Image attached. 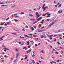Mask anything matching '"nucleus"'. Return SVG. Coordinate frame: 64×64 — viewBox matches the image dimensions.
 <instances>
[{
  "instance_id": "nucleus-1",
  "label": "nucleus",
  "mask_w": 64,
  "mask_h": 64,
  "mask_svg": "<svg viewBox=\"0 0 64 64\" xmlns=\"http://www.w3.org/2000/svg\"><path fill=\"white\" fill-rule=\"evenodd\" d=\"M54 23V22H52L51 23H50V25H49V27H50V26H52V25Z\"/></svg>"
},
{
  "instance_id": "nucleus-2",
  "label": "nucleus",
  "mask_w": 64,
  "mask_h": 64,
  "mask_svg": "<svg viewBox=\"0 0 64 64\" xmlns=\"http://www.w3.org/2000/svg\"><path fill=\"white\" fill-rule=\"evenodd\" d=\"M24 36H25L26 37H27V38H29V36H28L25 34L24 35Z\"/></svg>"
},
{
  "instance_id": "nucleus-3",
  "label": "nucleus",
  "mask_w": 64,
  "mask_h": 64,
  "mask_svg": "<svg viewBox=\"0 0 64 64\" xmlns=\"http://www.w3.org/2000/svg\"><path fill=\"white\" fill-rule=\"evenodd\" d=\"M42 18V17H40L37 20H40V19H41Z\"/></svg>"
},
{
  "instance_id": "nucleus-4",
  "label": "nucleus",
  "mask_w": 64,
  "mask_h": 64,
  "mask_svg": "<svg viewBox=\"0 0 64 64\" xmlns=\"http://www.w3.org/2000/svg\"><path fill=\"white\" fill-rule=\"evenodd\" d=\"M5 23V22H3V23L1 22V24H0V25H1V26L3 25H4V23Z\"/></svg>"
},
{
  "instance_id": "nucleus-5",
  "label": "nucleus",
  "mask_w": 64,
  "mask_h": 64,
  "mask_svg": "<svg viewBox=\"0 0 64 64\" xmlns=\"http://www.w3.org/2000/svg\"><path fill=\"white\" fill-rule=\"evenodd\" d=\"M18 56H19V53H17L16 54V58H17L18 57Z\"/></svg>"
},
{
  "instance_id": "nucleus-6",
  "label": "nucleus",
  "mask_w": 64,
  "mask_h": 64,
  "mask_svg": "<svg viewBox=\"0 0 64 64\" xmlns=\"http://www.w3.org/2000/svg\"><path fill=\"white\" fill-rule=\"evenodd\" d=\"M23 49H25V50H27V47H24Z\"/></svg>"
},
{
  "instance_id": "nucleus-7",
  "label": "nucleus",
  "mask_w": 64,
  "mask_h": 64,
  "mask_svg": "<svg viewBox=\"0 0 64 64\" xmlns=\"http://www.w3.org/2000/svg\"><path fill=\"white\" fill-rule=\"evenodd\" d=\"M4 37H5V36H4L2 37L1 38H0V39H2V38H4Z\"/></svg>"
},
{
  "instance_id": "nucleus-8",
  "label": "nucleus",
  "mask_w": 64,
  "mask_h": 64,
  "mask_svg": "<svg viewBox=\"0 0 64 64\" xmlns=\"http://www.w3.org/2000/svg\"><path fill=\"white\" fill-rule=\"evenodd\" d=\"M25 56H26V57L25 58V59H27V57H28V56L27 55H25Z\"/></svg>"
},
{
  "instance_id": "nucleus-9",
  "label": "nucleus",
  "mask_w": 64,
  "mask_h": 64,
  "mask_svg": "<svg viewBox=\"0 0 64 64\" xmlns=\"http://www.w3.org/2000/svg\"><path fill=\"white\" fill-rule=\"evenodd\" d=\"M31 28L32 29V31H33L34 30V28H33V27H32Z\"/></svg>"
},
{
  "instance_id": "nucleus-10",
  "label": "nucleus",
  "mask_w": 64,
  "mask_h": 64,
  "mask_svg": "<svg viewBox=\"0 0 64 64\" xmlns=\"http://www.w3.org/2000/svg\"><path fill=\"white\" fill-rule=\"evenodd\" d=\"M27 42L28 43V44H27V45H29V43H30V42H29V41Z\"/></svg>"
},
{
  "instance_id": "nucleus-11",
  "label": "nucleus",
  "mask_w": 64,
  "mask_h": 64,
  "mask_svg": "<svg viewBox=\"0 0 64 64\" xmlns=\"http://www.w3.org/2000/svg\"><path fill=\"white\" fill-rule=\"evenodd\" d=\"M61 4H60L58 6V8H59V7H61Z\"/></svg>"
},
{
  "instance_id": "nucleus-12",
  "label": "nucleus",
  "mask_w": 64,
  "mask_h": 64,
  "mask_svg": "<svg viewBox=\"0 0 64 64\" xmlns=\"http://www.w3.org/2000/svg\"><path fill=\"white\" fill-rule=\"evenodd\" d=\"M4 49H5L6 50H9V49L8 48H4Z\"/></svg>"
},
{
  "instance_id": "nucleus-13",
  "label": "nucleus",
  "mask_w": 64,
  "mask_h": 64,
  "mask_svg": "<svg viewBox=\"0 0 64 64\" xmlns=\"http://www.w3.org/2000/svg\"><path fill=\"white\" fill-rule=\"evenodd\" d=\"M41 24H39V25L38 26L39 28H41Z\"/></svg>"
},
{
  "instance_id": "nucleus-14",
  "label": "nucleus",
  "mask_w": 64,
  "mask_h": 64,
  "mask_svg": "<svg viewBox=\"0 0 64 64\" xmlns=\"http://www.w3.org/2000/svg\"><path fill=\"white\" fill-rule=\"evenodd\" d=\"M45 4H44L43 5V7H42V8H44V7H45Z\"/></svg>"
},
{
  "instance_id": "nucleus-15",
  "label": "nucleus",
  "mask_w": 64,
  "mask_h": 64,
  "mask_svg": "<svg viewBox=\"0 0 64 64\" xmlns=\"http://www.w3.org/2000/svg\"><path fill=\"white\" fill-rule=\"evenodd\" d=\"M30 16L31 17H33V16L32 14H30Z\"/></svg>"
},
{
  "instance_id": "nucleus-16",
  "label": "nucleus",
  "mask_w": 64,
  "mask_h": 64,
  "mask_svg": "<svg viewBox=\"0 0 64 64\" xmlns=\"http://www.w3.org/2000/svg\"><path fill=\"white\" fill-rule=\"evenodd\" d=\"M42 9H44V10L43 11H45V10H46V9L45 8H42Z\"/></svg>"
},
{
  "instance_id": "nucleus-17",
  "label": "nucleus",
  "mask_w": 64,
  "mask_h": 64,
  "mask_svg": "<svg viewBox=\"0 0 64 64\" xmlns=\"http://www.w3.org/2000/svg\"><path fill=\"white\" fill-rule=\"evenodd\" d=\"M44 36L43 35H42L40 36V37L42 38H43V37H44Z\"/></svg>"
},
{
  "instance_id": "nucleus-18",
  "label": "nucleus",
  "mask_w": 64,
  "mask_h": 64,
  "mask_svg": "<svg viewBox=\"0 0 64 64\" xmlns=\"http://www.w3.org/2000/svg\"><path fill=\"white\" fill-rule=\"evenodd\" d=\"M55 54H58L59 53H58V52H55Z\"/></svg>"
},
{
  "instance_id": "nucleus-19",
  "label": "nucleus",
  "mask_w": 64,
  "mask_h": 64,
  "mask_svg": "<svg viewBox=\"0 0 64 64\" xmlns=\"http://www.w3.org/2000/svg\"><path fill=\"white\" fill-rule=\"evenodd\" d=\"M14 21H15V22H17V21H18V20H16V19L14 20Z\"/></svg>"
},
{
  "instance_id": "nucleus-20",
  "label": "nucleus",
  "mask_w": 64,
  "mask_h": 64,
  "mask_svg": "<svg viewBox=\"0 0 64 64\" xmlns=\"http://www.w3.org/2000/svg\"><path fill=\"white\" fill-rule=\"evenodd\" d=\"M36 17H40V16L39 15V14L36 16Z\"/></svg>"
},
{
  "instance_id": "nucleus-21",
  "label": "nucleus",
  "mask_w": 64,
  "mask_h": 64,
  "mask_svg": "<svg viewBox=\"0 0 64 64\" xmlns=\"http://www.w3.org/2000/svg\"><path fill=\"white\" fill-rule=\"evenodd\" d=\"M4 57H5V58H7V56L5 55L4 56Z\"/></svg>"
},
{
  "instance_id": "nucleus-22",
  "label": "nucleus",
  "mask_w": 64,
  "mask_h": 64,
  "mask_svg": "<svg viewBox=\"0 0 64 64\" xmlns=\"http://www.w3.org/2000/svg\"><path fill=\"white\" fill-rule=\"evenodd\" d=\"M32 63L34 64H35V61H34V60H33V61L32 62Z\"/></svg>"
},
{
  "instance_id": "nucleus-23",
  "label": "nucleus",
  "mask_w": 64,
  "mask_h": 64,
  "mask_svg": "<svg viewBox=\"0 0 64 64\" xmlns=\"http://www.w3.org/2000/svg\"><path fill=\"white\" fill-rule=\"evenodd\" d=\"M33 36L34 37H36V36L34 34L33 35Z\"/></svg>"
},
{
  "instance_id": "nucleus-24",
  "label": "nucleus",
  "mask_w": 64,
  "mask_h": 64,
  "mask_svg": "<svg viewBox=\"0 0 64 64\" xmlns=\"http://www.w3.org/2000/svg\"><path fill=\"white\" fill-rule=\"evenodd\" d=\"M32 34H29V35H30V36H32Z\"/></svg>"
},
{
  "instance_id": "nucleus-25",
  "label": "nucleus",
  "mask_w": 64,
  "mask_h": 64,
  "mask_svg": "<svg viewBox=\"0 0 64 64\" xmlns=\"http://www.w3.org/2000/svg\"><path fill=\"white\" fill-rule=\"evenodd\" d=\"M46 20L48 21H50V20L49 19H47Z\"/></svg>"
},
{
  "instance_id": "nucleus-26",
  "label": "nucleus",
  "mask_w": 64,
  "mask_h": 64,
  "mask_svg": "<svg viewBox=\"0 0 64 64\" xmlns=\"http://www.w3.org/2000/svg\"><path fill=\"white\" fill-rule=\"evenodd\" d=\"M17 61V59L15 60H14V62H16Z\"/></svg>"
},
{
  "instance_id": "nucleus-27",
  "label": "nucleus",
  "mask_w": 64,
  "mask_h": 64,
  "mask_svg": "<svg viewBox=\"0 0 64 64\" xmlns=\"http://www.w3.org/2000/svg\"><path fill=\"white\" fill-rule=\"evenodd\" d=\"M53 36V35H50V37H52V36Z\"/></svg>"
},
{
  "instance_id": "nucleus-28",
  "label": "nucleus",
  "mask_w": 64,
  "mask_h": 64,
  "mask_svg": "<svg viewBox=\"0 0 64 64\" xmlns=\"http://www.w3.org/2000/svg\"><path fill=\"white\" fill-rule=\"evenodd\" d=\"M46 14H44V15L43 14L42 15V16H46Z\"/></svg>"
},
{
  "instance_id": "nucleus-29",
  "label": "nucleus",
  "mask_w": 64,
  "mask_h": 64,
  "mask_svg": "<svg viewBox=\"0 0 64 64\" xmlns=\"http://www.w3.org/2000/svg\"><path fill=\"white\" fill-rule=\"evenodd\" d=\"M18 43H19L20 44H21V42H18Z\"/></svg>"
},
{
  "instance_id": "nucleus-30",
  "label": "nucleus",
  "mask_w": 64,
  "mask_h": 64,
  "mask_svg": "<svg viewBox=\"0 0 64 64\" xmlns=\"http://www.w3.org/2000/svg\"><path fill=\"white\" fill-rule=\"evenodd\" d=\"M58 13H61V12H60V11L59 10Z\"/></svg>"
},
{
  "instance_id": "nucleus-31",
  "label": "nucleus",
  "mask_w": 64,
  "mask_h": 64,
  "mask_svg": "<svg viewBox=\"0 0 64 64\" xmlns=\"http://www.w3.org/2000/svg\"><path fill=\"white\" fill-rule=\"evenodd\" d=\"M42 53H44V51H43V50H42Z\"/></svg>"
},
{
  "instance_id": "nucleus-32",
  "label": "nucleus",
  "mask_w": 64,
  "mask_h": 64,
  "mask_svg": "<svg viewBox=\"0 0 64 64\" xmlns=\"http://www.w3.org/2000/svg\"><path fill=\"white\" fill-rule=\"evenodd\" d=\"M50 13H49V12H47L46 13V15H47V14H49Z\"/></svg>"
},
{
  "instance_id": "nucleus-33",
  "label": "nucleus",
  "mask_w": 64,
  "mask_h": 64,
  "mask_svg": "<svg viewBox=\"0 0 64 64\" xmlns=\"http://www.w3.org/2000/svg\"><path fill=\"white\" fill-rule=\"evenodd\" d=\"M9 24V22H7V25H8V24Z\"/></svg>"
},
{
  "instance_id": "nucleus-34",
  "label": "nucleus",
  "mask_w": 64,
  "mask_h": 64,
  "mask_svg": "<svg viewBox=\"0 0 64 64\" xmlns=\"http://www.w3.org/2000/svg\"><path fill=\"white\" fill-rule=\"evenodd\" d=\"M34 56H35V55H34V54H33L32 56V57H34Z\"/></svg>"
},
{
  "instance_id": "nucleus-35",
  "label": "nucleus",
  "mask_w": 64,
  "mask_h": 64,
  "mask_svg": "<svg viewBox=\"0 0 64 64\" xmlns=\"http://www.w3.org/2000/svg\"><path fill=\"white\" fill-rule=\"evenodd\" d=\"M57 43L58 44H60V42H58Z\"/></svg>"
},
{
  "instance_id": "nucleus-36",
  "label": "nucleus",
  "mask_w": 64,
  "mask_h": 64,
  "mask_svg": "<svg viewBox=\"0 0 64 64\" xmlns=\"http://www.w3.org/2000/svg\"><path fill=\"white\" fill-rule=\"evenodd\" d=\"M38 46V45H37V44H36L35 45V46Z\"/></svg>"
},
{
  "instance_id": "nucleus-37",
  "label": "nucleus",
  "mask_w": 64,
  "mask_h": 64,
  "mask_svg": "<svg viewBox=\"0 0 64 64\" xmlns=\"http://www.w3.org/2000/svg\"><path fill=\"white\" fill-rule=\"evenodd\" d=\"M9 19V18H8L6 19V21H7Z\"/></svg>"
},
{
  "instance_id": "nucleus-38",
  "label": "nucleus",
  "mask_w": 64,
  "mask_h": 64,
  "mask_svg": "<svg viewBox=\"0 0 64 64\" xmlns=\"http://www.w3.org/2000/svg\"><path fill=\"white\" fill-rule=\"evenodd\" d=\"M12 34H14V35H16V34H15V33H12Z\"/></svg>"
},
{
  "instance_id": "nucleus-39",
  "label": "nucleus",
  "mask_w": 64,
  "mask_h": 64,
  "mask_svg": "<svg viewBox=\"0 0 64 64\" xmlns=\"http://www.w3.org/2000/svg\"><path fill=\"white\" fill-rule=\"evenodd\" d=\"M30 46H28V48H30Z\"/></svg>"
},
{
  "instance_id": "nucleus-40",
  "label": "nucleus",
  "mask_w": 64,
  "mask_h": 64,
  "mask_svg": "<svg viewBox=\"0 0 64 64\" xmlns=\"http://www.w3.org/2000/svg\"><path fill=\"white\" fill-rule=\"evenodd\" d=\"M62 39V38H61V37L60 36V39Z\"/></svg>"
},
{
  "instance_id": "nucleus-41",
  "label": "nucleus",
  "mask_w": 64,
  "mask_h": 64,
  "mask_svg": "<svg viewBox=\"0 0 64 64\" xmlns=\"http://www.w3.org/2000/svg\"><path fill=\"white\" fill-rule=\"evenodd\" d=\"M27 53H29V51H28L26 52Z\"/></svg>"
},
{
  "instance_id": "nucleus-42",
  "label": "nucleus",
  "mask_w": 64,
  "mask_h": 64,
  "mask_svg": "<svg viewBox=\"0 0 64 64\" xmlns=\"http://www.w3.org/2000/svg\"><path fill=\"white\" fill-rule=\"evenodd\" d=\"M50 39H51V40H52V37H50Z\"/></svg>"
},
{
  "instance_id": "nucleus-43",
  "label": "nucleus",
  "mask_w": 64,
  "mask_h": 64,
  "mask_svg": "<svg viewBox=\"0 0 64 64\" xmlns=\"http://www.w3.org/2000/svg\"><path fill=\"white\" fill-rule=\"evenodd\" d=\"M39 32H43L42 30H40L39 31Z\"/></svg>"
},
{
  "instance_id": "nucleus-44",
  "label": "nucleus",
  "mask_w": 64,
  "mask_h": 64,
  "mask_svg": "<svg viewBox=\"0 0 64 64\" xmlns=\"http://www.w3.org/2000/svg\"><path fill=\"white\" fill-rule=\"evenodd\" d=\"M21 13L22 14H24V12H21Z\"/></svg>"
},
{
  "instance_id": "nucleus-45",
  "label": "nucleus",
  "mask_w": 64,
  "mask_h": 64,
  "mask_svg": "<svg viewBox=\"0 0 64 64\" xmlns=\"http://www.w3.org/2000/svg\"><path fill=\"white\" fill-rule=\"evenodd\" d=\"M59 4V2L57 4V5H58Z\"/></svg>"
},
{
  "instance_id": "nucleus-46",
  "label": "nucleus",
  "mask_w": 64,
  "mask_h": 64,
  "mask_svg": "<svg viewBox=\"0 0 64 64\" xmlns=\"http://www.w3.org/2000/svg\"><path fill=\"white\" fill-rule=\"evenodd\" d=\"M26 28H28V26H26Z\"/></svg>"
},
{
  "instance_id": "nucleus-47",
  "label": "nucleus",
  "mask_w": 64,
  "mask_h": 64,
  "mask_svg": "<svg viewBox=\"0 0 64 64\" xmlns=\"http://www.w3.org/2000/svg\"><path fill=\"white\" fill-rule=\"evenodd\" d=\"M61 48L62 49V50H63V48H62L61 47H60V49H61Z\"/></svg>"
},
{
  "instance_id": "nucleus-48",
  "label": "nucleus",
  "mask_w": 64,
  "mask_h": 64,
  "mask_svg": "<svg viewBox=\"0 0 64 64\" xmlns=\"http://www.w3.org/2000/svg\"><path fill=\"white\" fill-rule=\"evenodd\" d=\"M4 6V4H2V6H1L2 7V6Z\"/></svg>"
},
{
  "instance_id": "nucleus-49",
  "label": "nucleus",
  "mask_w": 64,
  "mask_h": 64,
  "mask_svg": "<svg viewBox=\"0 0 64 64\" xmlns=\"http://www.w3.org/2000/svg\"><path fill=\"white\" fill-rule=\"evenodd\" d=\"M38 13H36V15H38Z\"/></svg>"
},
{
  "instance_id": "nucleus-50",
  "label": "nucleus",
  "mask_w": 64,
  "mask_h": 64,
  "mask_svg": "<svg viewBox=\"0 0 64 64\" xmlns=\"http://www.w3.org/2000/svg\"><path fill=\"white\" fill-rule=\"evenodd\" d=\"M4 4V3H2V2L0 3V4Z\"/></svg>"
},
{
  "instance_id": "nucleus-51",
  "label": "nucleus",
  "mask_w": 64,
  "mask_h": 64,
  "mask_svg": "<svg viewBox=\"0 0 64 64\" xmlns=\"http://www.w3.org/2000/svg\"><path fill=\"white\" fill-rule=\"evenodd\" d=\"M46 35L47 36H48V37H50V36H49V35L48 34H47V35Z\"/></svg>"
},
{
  "instance_id": "nucleus-52",
  "label": "nucleus",
  "mask_w": 64,
  "mask_h": 64,
  "mask_svg": "<svg viewBox=\"0 0 64 64\" xmlns=\"http://www.w3.org/2000/svg\"><path fill=\"white\" fill-rule=\"evenodd\" d=\"M44 28V27H43L42 28H41V29H43V28Z\"/></svg>"
},
{
  "instance_id": "nucleus-53",
  "label": "nucleus",
  "mask_w": 64,
  "mask_h": 64,
  "mask_svg": "<svg viewBox=\"0 0 64 64\" xmlns=\"http://www.w3.org/2000/svg\"><path fill=\"white\" fill-rule=\"evenodd\" d=\"M42 30V31H46V30Z\"/></svg>"
},
{
  "instance_id": "nucleus-54",
  "label": "nucleus",
  "mask_w": 64,
  "mask_h": 64,
  "mask_svg": "<svg viewBox=\"0 0 64 64\" xmlns=\"http://www.w3.org/2000/svg\"><path fill=\"white\" fill-rule=\"evenodd\" d=\"M47 15H48V16H49V15H51V14H48Z\"/></svg>"
},
{
  "instance_id": "nucleus-55",
  "label": "nucleus",
  "mask_w": 64,
  "mask_h": 64,
  "mask_svg": "<svg viewBox=\"0 0 64 64\" xmlns=\"http://www.w3.org/2000/svg\"><path fill=\"white\" fill-rule=\"evenodd\" d=\"M42 22H44V20H42Z\"/></svg>"
},
{
  "instance_id": "nucleus-56",
  "label": "nucleus",
  "mask_w": 64,
  "mask_h": 64,
  "mask_svg": "<svg viewBox=\"0 0 64 64\" xmlns=\"http://www.w3.org/2000/svg\"><path fill=\"white\" fill-rule=\"evenodd\" d=\"M54 4H56V2H55V1L54 0Z\"/></svg>"
},
{
  "instance_id": "nucleus-57",
  "label": "nucleus",
  "mask_w": 64,
  "mask_h": 64,
  "mask_svg": "<svg viewBox=\"0 0 64 64\" xmlns=\"http://www.w3.org/2000/svg\"><path fill=\"white\" fill-rule=\"evenodd\" d=\"M56 41V39H55L54 40V41Z\"/></svg>"
},
{
  "instance_id": "nucleus-58",
  "label": "nucleus",
  "mask_w": 64,
  "mask_h": 64,
  "mask_svg": "<svg viewBox=\"0 0 64 64\" xmlns=\"http://www.w3.org/2000/svg\"><path fill=\"white\" fill-rule=\"evenodd\" d=\"M4 26H7V24H4Z\"/></svg>"
},
{
  "instance_id": "nucleus-59",
  "label": "nucleus",
  "mask_w": 64,
  "mask_h": 64,
  "mask_svg": "<svg viewBox=\"0 0 64 64\" xmlns=\"http://www.w3.org/2000/svg\"><path fill=\"white\" fill-rule=\"evenodd\" d=\"M28 51H31V50H28Z\"/></svg>"
},
{
  "instance_id": "nucleus-60",
  "label": "nucleus",
  "mask_w": 64,
  "mask_h": 64,
  "mask_svg": "<svg viewBox=\"0 0 64 64\" xmlns=\"http://www.w3.org/2000/svg\"><path fill=\"white\" fill-rule=\"evenodd\" d=\"M16 51H18V50H17V49H16Z\"/></svg>"
},
{
  "instance_id": "nucleus-61",
  "label": "nucleus",
  "mask_w": 64,
  "mask_h": 64,
  "mask_svg": "<svg viewBox=\"0 0 64 64\" xmlns=\"http://www.w3.org/2000/svg\"><path fill=\"white\" fill-rule=\"evenodd\" d=\"M50 63H51V64H53V62H51Z\"/></svg>"
},
{
  "instance_id": "nucleus-62",
  "label": "nucleus",
  "mask_w": 64,
  "mask_h": 64,
  "mask_svg": "<svg viewBox=\"0 0 64 64\" xmlns=\"http://www.w3.org/2000/svg\"><path fill=\"white\" fill-rule=\"evenodd\" d=\"M40 58H41V59H43V58L42 57H41Z\"/></svg>"
},
{
  "instance_id": "nucleus-63",
  "label": "nucleus",
  "mask_w": 64,
  "mask_h": 64,
  "mask_svg": "<svg viewBox=\"0 0 64 64\" xmlns=\"http://www.w3.org/2000/svg\"><path fill=\"white\" fill-rule=\"evenodd\" d=\"M24 45V44H21V45Z\"/></svg>"
},
{
  "instance_id": "nucleus-64",
  "label": "nucleus",
  "mask_w": 64,
  "mask_h": 64,
  "mask_svg": "<svg viewBox=\"0 0 64 64\" xmlns=\"http://www.w3.org/2000/svg\"><path fill=\"white\" fill-rule=\"evenodd\" d=\"M15 31H19V30H15Z\"/></svg>"
}]
</instances>
